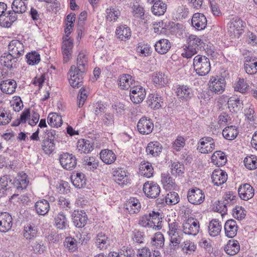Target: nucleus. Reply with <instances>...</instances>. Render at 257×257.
Segmentation results:
<instances>
[{
	"instance_id": "1",
	"label": "nucleus",
	"mask_w": 257,
	"mask_h": 257,
	"mask_svg": "<svg viewBox=\"0 0 257 257\" xmlns=\"http://www.w3.org/2000/svg\"><path fill=\"white\" fill-rule=\"evenodd\" d=\"M162 215L158 211H151L139 217L138 224L144 227L160 230L161 227Z\"/></svg>"
},
{
	"instance_id": "2",
	"label": "nucleus",
	"mask_w": 257,
	"mask_h": 257,
	"mask_svg": "<svg viewBox=\"0 0 257 257\" xmlns=\"http://www.w3.org/2000/svg\"><path fill=\"white\" fill-rule=\"evenodd\" d=\"M193 66L196 73L200 76H205L210 71V60L205 56H196L193 59Z\"/></svg>"
},
{
	"instance_id": "3",
	"label": "nucleus",
	"mask_w": 257,
	"mask_h": 257,
	"mask_svg": "<svg viewBox=\"0 0 257 257\" xmlns=\"http://www.w3.org/2000/svg\"><path fill=\"white\" fill-rule=\"evenodd\" d=\"M243 27V22L241 19L238 17H233L228 23V32L232 38H239L242 33Z\"/></svg>"
},
{
	"instance_id": "4",
	"label": "nucleus",
	"mask_w": 257,
	"mask_h": 257,
	"mask_svg": "<svg viewBox=\"0 0 257 257\" xmlns=\"http://www.w3.org/2000/svg\"><path fill=\"white\" fill-rule=\"evenodd\" d=\"M226 85V82L224 78L212 77L208 83V88L209 91L216 94L222 93L224 90Z\"/></svg>"
},
{
	"instance_id": "5",
	"label": "nucleus",
	"mask_w": 257,
	"mask_h": 257,
	"mask_svg": "<svg viewBox=\"0 0 257 257\" xmlns=\"http://www.w3.org/2000/svg\"><path fill=\"white\" fill-rule=\"evenodd\" d=\"M59 162L62 167L67 170H72L77 165V159L74 155L63 153L59 156Z\"/></svg>"
},
{
	"instance_id": "6",
	"label": "nucleus",
	"mask_w": 257,
	"mask_h": 257,
	"mask_svg": "<svg viewBox=\"0 0 257 257\" xmlns=\"http://www.w3.org/2000/svg\"><path fill=\"white\" fill-rule=\"evenodd\" d=\"M130 99L134 104H139L146 95L145 89L140 85H134L130 90Z\"/></svg>"
},
{
	"instance_id": "7",
	"label": "nucleus",
	"mask_w": 257,
	"mask_h": 257,
	"mask_svg": "<svg viewBox=\"0 0 257 257\" xmlns=\"http://www.w3.org/2000/svg\"><path fill=\"white\" fill-rule=\"evenodd\" d=\"M198 144L197 150L203 154H208L212 152L215 148V141L210 137L201 138Z\"/></svg>"
},
{
	"instance_id": "8",
	"label": "nucleus",
	"mask_w": 257,
	"mask_h": 257,
	"mask_svg": "<svg viewBox=\"0 0 257 257\" xmlns=\"http://www.w3.org/2000/svg\"><path fill=\"white\" fill-rule=\"evenodd\" d=\"M84 73L76 70L75 65H72L69 71L70 75L69 82L71 86L73 88H78L82 86L83 79V75Z\"/></svg>"
},
{
	"instance_id": "9",
	"label": "nucleus",
	"mask_w": 257,
	"mask_h": 257,
	"mask_svg": "<svg viewBox=\"0 0 257 257\" xmlns=\"http://www.w3.org/2000/svg\"><path fill=\"white\" fill-rule=\"evenodd\" d=\"M143 190L147 197L156 198L159 195L161 188L157 183L148 181L144 184Z\"/></svg>"
},
{
	"instance_id": "10",
	"label": "nucleus",
	"mask_w": 257,
	"mask_h": 257,
	"mask_svg": "<svg viewBox=\"0 0 257 257\" xmlns=\"http://www.w3.org/2000/svg\"><path fill=\"white\" fill-rule=\"evenodd\" d=\"M137 128L141 134L149 135L152 132L154 129L153 121L148 117H142L138 122Z\"/></svg>"
},
{
	"instance_id": "11",
	"label": "nucleus",
	"mask_w": 257,
	"mask_h": 257,
	"mask_svg": "<svg viewBox=\"0 0 257 257\" xmlns=\"http://www.w3.org/2000/svg\"><path fill=\"white\" fill-rule=\"evenodd\" d=\"M200 229L199 221L195 218H190L187 219L183 225V231L188 235H197Z\"/></svg>"
},
{
	"instance_id": "12",
	"label": "nucleus",
	"mask_w": 257,
	"mask_h": 257,
	"mask_svg": "<svg viewBox=\"0 0 257 257\" xmlns=\"http://www.w3.org/2000/svg\"><path fill=\"white\" fill-rule=\"evenodd\" d=\"M71 217L73 225L78 228H83L87 224L88 217L83 210H75Z\"/></svg>"
},
{
	"instance_id": "13",
	"label": "nucleus",
	"mask_w": 257,
	"mask_h": 257,
	"mask_svg": "<svg viewBox=\"0 0 257 257\" xmlns=\"http://www.w3.org/2000/svg\"><path fill=\"white\" fill-rule=\"evenodd\" d=\"M187 198L190 203L194 205H199L203 202L205 195L201 189L195 188L188 191Z\"/></svg>"
},
{
	"instance_id": "14",
	"label": "nucleus",
	"mask_w": 257,
	"mask_h": 257,
	"mask_svg": "<svg viewBox=\"0 0 257 257\" xmlns=\"http://www.w3.org/2000/svg\"><path fill=\"white\" fill-rule=\"evenodd\" d=\"M112 176L114 180L119 184L124 185L128 180V172L124 168L117 167L112 169Z\"/></svg>"
},
{
	"instance_id": "15",
	"label": "nucleus",
	"mask_w": 257,
	"mask_h": 257,
	"mask_svg": "<svg viewBox=\"0 0 257 257\" xmlns=\"http://www.w3.org/2000/svg\"><path fill=\"white\" fill-rule=\"evenodd\" d=\"M9 52L14 56L19 58L24 54V46L23 44L18 40H13L8 45Z\"/></svg>"
},
{
	"instance_id": "16",
	"label": "nucleus",
	"mask_w": 257,
	"mask_h": 257,
	"mask_svg": "<svg viewBox=\"0 0 257 257\" xmlns=\"http://www.w3.org/2000/svg\"><path fill=\"white\" fill-rule=\"evenodd\" d=\"M178 98L184 101L189 100L193 96V90L191 87L185 85H178L176 91Z\"/></svg>"
},
{
	"instance_id": "17",
	"label": "nucleus",
	"mask_w": 257,
	"mask_h": 257,
	"mask_svg": "<svg viewBox=\"0 0 257 257\" xmlns=\"http://www.w3.org/2000/svg\"><path fill=\"white\" fill-rule=\"evenodd\" d=\"M13 218L11 215L6 212L0 213V231L7 232L13 226Z\"/></svg>"
},
{
	"instance_id": "18",
	"label": "nucleus",
	"mask_w": 257,
	"mask_h": 257,
	"mask_svg": "<svg viewBox=\"0 0 257 257\" xmlns=\"http://www.w3.org/2000/svg\"><path fill=\"white\" fill-rule=\"evenodd\" d=\"M212 182L214 185L219 186L227 180V174L225 171L220 169L214 170L211 175Z\"/></svg>"
},
{
	"instance_id": "19",
	"label": "nucleus",
	"mask_w": 257,
	"mask_h": 257,
	"mask_svg": "<svg viewBox=\"0 0 257 257\" xmlns=\"http://www.w3.org/2000/svg\"><path fill=\"white\" fill-rule=\"evenodd\" d=\"M76 70L81 72L85 73L88 69V57L87 52L83 50L81 51L77 56L76 65H75Z\"/></svg>"
},
{
	"instance_id": "20",
	"label": "nucleus",
	"mask_w": 257,
	"mask_h": 257,
	"mask_svg": "<svg viewBox=\"0 0 257 257\" xmlns=\"http://www.w3.org/2000/svg\"><path fill=\"white\" fill-rule=\"evenodd\" d=\"M124 208L130 214H137L141 210V204L137 198L130 197L129 199L126 201Z\"/></svg>"
},
{
	"instance_id": "21",
	"label": "nucleus",
	"mask_w": 257,
	"mask_h": 257,
	"mask_svg": "<svg viewBox=\"0 0 257 257\" xmlns=\"http://www.w3.org/2000/svg\"><path fill=\"white\" fill-rule=\"evenodd\" d=\"M191 23L192 26L196 29L203 30L206 27L207 19L203 14L195 13L192 18Z\"/></svg>"
},
{
	"instance_id": "22",
	"label": "nucleus",
	"mask_w": 257,
	"mask_h": 257,
	"mask_svg": "<svg viewBox=\"0 0 257 257\" xmlns=\"http://www.w3.org/2000/svg\"><path fill=\"white\" fill-rule=\"evenodd\" d=\"M17 19L15 12L10 11L0 16V25L3 27L10 28Z\"/></svg>"
},
{
	"instance_id": "23",
	"label": "nucleus",
	"mask_w": 257,
	"mask_h": 257,
	"mask_svg": "<svg viewBox=\"0 0 257 257\" xmlns=\"http://www.w3.org/2000/svg\"><path fill=\"white\" fill-rule=\"evenodd\" d=\"M18 59L9 52V53H4L1 57L0 63L3 66L11 69L16 67Z\"/></svg>"
},
{
	"instance_id": "24",
	"label": "nucleus",
	"mask_w": 257,
	"mask_h": 257,
	"mask_svg": "<svg viewBox=\"0 0 257 257\" xmlns=\"http://www.w3.org/2000/svg\"><path fill=\"white\" fill-rule=\"evenodd\" d=\"M95 245L100 250L107 248L110 244V240L107 235L103 232H99L95 237Z\"/></svg>"
},
{
	"instance_id": "25",
	"label": "nucleus",
	"mask_w": 257,
	"mask_h": 257,
	"mask_svg": "<svg viewBox=\"0 0 257 257\" xmlns=\"http://www.w3.org/2000/svg\"><path fill=\"white\" fill-rule=\"evenodd\" d=\"M238 193L240 198L244 200H248L254 195V189L249 184H244L240 186L238 189Z\"/></svg>"
},
{
	"instance_id": "26",
	"label": "nucleus",
	"mask_w": 257,
	"mask_h": 257,
	"mask_svg": "<svg viewBox=\"0 0 257 257\" xmlns=\"http://www.w3.org/2000/svg\"><path fill=\"white\" fill-rule=\"evenodd\" d=\"M0 85L1 90L3 93L11 94L15 92L17 84L14 79H7L2 81Z\"/></svg>"
},
{
	"instance_id": "27",
	"label": "nucleus",
	"mask_w": 257,
	"mask_h": 257,
	"mask_svg": "<svg viewBox=\"0 0 257 257\" xmlns=\"http://www.w3.org/2000/svg\"><path fill=\"white\" fill-rule=\"evenodd\" d=\"M225 233L227 237L233 238L237 232V225L235 220L231 219L227 220L224 224Z\"/></svg>"
},
{
	"instance_id": "28",
	"label": "nucleus",
	"mask_w": 257,
	"mask_h": 257,
	"mask_svg": "<svg viewBox=\"0 0 257 257\" xmlns=\"http://www.w3.org/2000/svg\"><path fill=\"white\" fill-rule=\"evenodd\" d=\"M77 149L80 154H88L93 150V145L89 140L80 139L77 142Z\"/></svg>"
},
{
	"instance_id": "29",
	"label": "nucleus",
	"mask_w": 257,
	"mask_h": 257,
	"mask_svg": "<svg viewBox=\"0 0 257 257\" xmlns=\"http://www.w3.org/2000/svg\"><path fill=\"white\" fill-rule=\"evenodd\" d=\"M162 145L158 141L150 142L146 147L147 154L151 155L153 157H157L160 155L162 151Z\"/></svg>"
},
{
	"instance_id": "30",
	"label": "nucleus",
	"mask_w": 257,
	"mask_h": 257,
	"mask_svg": "<svg viewBox=\"0 0 257 257\" xmlns=\"http://www.w3.org/2000/svg\"><path fill=\"white\" fill-rule=\"evenodd\" d=\"M54 225L56 228L60 230H65L69 227L68 221L66 215L63 212H60L55 216Z\"/></svg>"
},
{
	"instance_id": "31",
	"label": "nucleus",
	"mask_w": 257,
	"mask_h": 257,
	"mask_svg": "<svg viewBox=\"0 0 257 257\" xmlns=\"http://www.w3.org/2000/svg\"><path fill=\"white\" fill-rule=\"evenodd\" d=\"M222 228L221 222L217 219H212L208 226L209 234L212 237L219 235Z\"/></svg>"
},
{
	"instance_id": "32",
	"label": "nucleus",
	"mask_w": 257,
	"mask_h": 257,
	"mask_svg": "<svg viewBox=\"0 0 257 257\" xmlns=\"http://www.w3.org/2000/svg\"><path fill=\"white\" fill-rule=\"evenodd\" d=\"M73 47V40H65L63 41L62 46V52L63 55V61L67 62L70 59Z\"/></svg>"
},
{
	"instance_id": "33",
	"label": "nucleus",
	"mask_w": 257,
	"mask_h": 257,
	"mask_svg": "<svg viewBox=\"0 0 257 257\" xmlns=\"http://www.w3.org/2000/svg\"><path fill=\"white\" fill-rule=\"evenodd\" d=\"M84 168L89 171H94L98 167L99 161L94 157L86 156L82 159Z\"/></svg>"
},
{
	"instance_id": "34",
	"label": "nucleus",
	"mask_w": 257,
	"mask_h": 257,
	"mask_svg": "<svg viewBox=\"0 0 257 257\" xmlns=\"http://www.w3.org/2000/svg\"><path fill=\"white\" fill-rule=\"evenodd\" d=\"M99 155L101 161L108 165L113 163L116 159V156L114 152L108 149L101 150Z\"/></svg>"
},
{
	"instance_id": "35",
	"label": "nucleus",
	"mask_w": 257,
	"mask_h": 257,
	"mask_svg": "<svg viewBox=\"0 0 257 257\" xmlns=\"http://www.w3.org/2000/svg\"><path fill=\"white\" fill-rule=\"evenodd\" d=\"M188 47L194 48L198 51L201 48H204L205 43L199 37L194 35H190L188 39Z\"/></svg>"
},
{
	"instance_id": "36",
	"label": "nucleus",
	"mask_w": 257,
	"mask_h": 257,
	"mask_svg": "<svg viewBox=\"0 0 257 257\" xmlns=\"http://www.w3.org/2000/svg\"><path fill=\"white\" fill-rule=\"evenodd\" d=\"M155 50L160 54L167 53L171 47L170 42L166 39L157 41L155 45Z\"/></svg>"
},
{
	"instance_id": "37",
	"label": "nucleus",
	"mask_w": 257,
	"mask_h": 257,
	"mask_svg": "<svg viewBox=\"0 0 257 257\" xmlns=\"http://www.w3.org/2000/svg\"><path fill=\"white\" fill-rule=\"evenodd\" d=\"M36 212L40 215H45L48 213L50 209L49 202L45 199L38 201L35 204Z\"/></svg>"
},
{
	"instance_id": "38",
	"label": "nucleus",
	"mask_w": 257,
	"mask_h": 257,
	"mask_svg": "<svg viewBox=\"0 0 257 257\" xmlns=\"http://www.w3.org/2000/svg\"><path fill=\"white\" fill-rule=\"evenodd\" d=\"M211 159L212 162L218 167L224 165L227 162L225 153L221 151L215 152L212 155Z\"/></svg>"
},
{
	"instance_id": "39",
	"label": "nucleus",
	"mask_w": 257,
	"mask_h": 257,
	"mask_svg": "<svg viewBox=\"0 0 257 257\" xmlns=\"http://www.w3.org/2000/svg\"><path fill=\"white\" fill-rule=\"evenodd\" d=\"M245 72L249 75L254 74L257 72V59L247 57L244 65Z\"/></svg>"
},
{
	"instance_id": "40",
	"label": "nucleus",
	"mask_w": 257,
	"mask_h": 257,
	"mask_svg": "<svg viewBox=\"0 0 257 257\" xmlns=\"http://www.w3.org/2000/svg\"><path fill=\"white\" fill-rule=\"evenodd\" d=\"M158 203L162 204L164 202L169 205H175L179 201V197L177 193L175 192H170L165 198L157 199Z\"/></svg>"
},
{
	"instance_id": "41",
	"label": "nucleus",
	"mask_w": 257,
	"mask_h": 257,
	"mask_svg": "<svg viewBox=\"0 0 257 257\" xmlns=\"http://www.w3.org/2000/svg\"><path fill=\"white\" fill-rule=\"evenodd\" d=\"M117 38L121 41H126L130 39L132 32L129 27L125 26H120L117 27L115 31Z\"/></svg>"
},
{
	"instance_id": "42",
	"label": "nucleus",
	"mask_w": 257,
	"mask_h": 257,
	"mask_svg": "<svg viewBox=\"0 0 257 257\" xmlns=\"http://www.w3.org/2000/svg\"><path fill=\"white\" fill-rule=\"evenodd\" d=\"M226 252L230 255L236 254L240 250V245L237 240H229L224 247Z\"/></svg>"
},
{
	"instance_id": "43",
	"label": "nucleus",
	"mask_w": 257,
	"mask_h": 257,
	"mask_svg": "<svg viewBox=\"0 0 257 257\" xmlns=\"http://www.w3.org/2000/svg\"><path fill=\"white\" fill-rule=\"evenodd\" d=\"M148 101L151 107L157 109L161 107L163 98L158 93L150 94L148 97Z\"/></svg>"
},
{
	"instance_id": "44",
	"label": "nucleus",
	"mask_w": 257,
	"mask_h": 257,
	"mask_svg": "<svg viewBox=\"0 0 257 257\" xmlns=\"http://www.w3.org/2000/svg\"><path fill=\"white\" fill-rule=\"evenodd\" d=\"M161 181L166 190H172L175 187V180L168 173L161 174Z\"/></svg>"
},
{
	"instance_id": "45",
	"label": "nucleus",
	"mask_w": 257,
	"mask_h": 257,
	"mask_svg": "<svg viewBox=\"0 0 257 257\" xmlns=\"http://www.w3.org/2000/svg\"><path fill=\"white\" fill-rule=\"evenodd\" d=\"M12 179L10 175H4L0 179V194H5L6 192L14 187L12 185Z\"/></svg>"
},
{
	"instance_id": "46",
	"label": "nucleus",
	"mask_w": 257,
	"mask_h": 257,
	"mask_svg": "<svg viewBox=\"0 0 257 257\" xmlns=\"http://www.w3.org/2000/svg\"><path fill=\"white\" fill-rule=\"evenodd\" d=\"M154 172V168L151 163L147 162L141 164L140 172L142 176L149 178L153 176Z\"/></svg>"
},
{
	"instance_id": "47",
	"label": "nucleus",
	"mask_w": 257,
	"mask_h": 257,
	"mask_svg": "<svg viewBox=\"0 0 257 257\" xmlns=\"http://www.w3.org/2000/svg\"><path fill=\"white\" fill-rule=\"evenodd\" d=\"M161 27L163 28V34H173L177 30L176 24L172 21L167 20H164L161 21Z\"/></svg>"
},
{
	"instance_id": "48",
	"label": "nucleus",
	"mask_w": 257,
	"mask_h": 257,
	"mask_svg": "<svg viewBox=\"0 0 257 257\" xmlns=\"http://www.w3.org/2000/svg\"><path fill=\"white\" fill-rule=\"evenodd\" d=\"M71 181L73 185L76 188H81L86 185V179L83 174L77 173L75 175L71 177Z\"/></svg>"
},
{
	"instance_id": "49",
	"label": "nucleus",
	"mask_w": 257,
	"mask_h": 257,
	"mask_svg": "<svg viewBox=\"0 0 257 257\" xmlns=\"http://www.w3.org/2000/svg\"><path fill=\"white\" fill-rule=\"evenodd\" d=\"M48 123L51 127H58L62 124L61 116L56 113H50L47 117Z\"/></svg>"
},
{
	"instance_id": "50",
	"label": "nucleus",
	"mask_w": 257,
	"mask_h": 257,
	"mask_svg": "<svg viewBox=\"0 0 257 257\" xmlns=\"http://www.w3.org/2000/svg\"><path fill=\"white\" fill-rule=\"evenodd\" d=\"M24 236L27 240H31L36 237L38 228L33 224H28L24 227Z\"/></svg>"
},
{
	"instance_id": "51",
	"label": "nucleus",
	"mask_w": 257,
	"mask_h": 257,
	"mask_svg": "<svg viewBox=\"0 0 257 257\" xmlns=\"http://www.w3.org/2000/svg\"><path fill=\"white\" fill-rule=\"evenodd\" d=\"M134 79L131 75L129 74H123L119 79V85L122 89H128L132 87Z\"/></svg>"
},
{
	"instance_id": "52",
	"label": "nucleus",
	"mask_w": 257,
	"mask_h": 257,
	"mask_svg": "<svg viewBox=\"0 0 257 257\" xmlns=\"http://www.w3.org/2000/svg\"><path fill=\"white\" fill-rule=\"evenodd\" d=\"M25 1L24 0H14L12 5V11L16 14L25 13L27 9V4Z\"/></svg>"
},
{
	"instance_id": "53",
	"label": "nucleus",
	"mask_w": 257,
	"mask_h": 257,
	"mask_svg": "<svg viewBox=\"0 0 257 257\" xmlns=\"http://www.w3.org/2000/svg\"><path fill=\"white\" fill-rule=\"evenodd\" d=\"M237 128L233 125L226 127L222 131V135L228 140H234L238 135Z\"/></svg>"
},
{
	"instance_id": "54",
	"label": "nucleus",
	"mask_w": 257,
	"mask_h": 257,
	"mask_svg": "<svg viewBox=\"0 0 257 257\" xmlns=\"http://www.w3.org/2000/svg\"><path fill=\"white\" fill-rule=\"evenodd\" d=\"M167 5L161 0L156 1L152 8V13L156 16L163 15L166 12Z\"/></svg>"
},
{
	"instance_id": "55",
	"label": "nucleus",
	"mask_w": 257,
	"mask_h": 257,
	"mask_svg": "<svg viewBox=\"0 0 257 257\" xmlns=\"http://www.w3.org/2000/svg\"><path fill=\"white\" fill-rule=\"evenodd\" d=\"M25 57L27 63L30 65L37 64L41 60L40 55L35 51L27 53Z\"/></svg>"
},
{
	"instance_id": "56",
	"label": "nucleus",
	"mask_w": 257,
	"mask_h": 257,
	"mask_svg": "<svg viewBox=\"0 0 257 257\" xmlns=\"http://www.w3.org/2000/svg\"><path fill=\"white\" fill-rule=\"evenodd\" d=\"M249 87L244 79L239 78L238 81L234 84V89L235 91L244 94L248 91Z\"/></svg>"
},
{
	"instance_id": "57",
	"label": "nucleus",
	"mask_w": 257,
	"mask_h": 257,
	"mask_svg": "<svg viewBox=\"0 0 257 257\" xmlns=\"http://www.w3.org/2000/svg\"><path fill=\"white\" fill-rule=\"evenodd\" d=\"M42 147L46 154L49 155L51 154L55 149L54 141L43 139L42 143Z\"/></svg>"
},
{
	"instance_id": "58",
	"label": "nucleus",
	"mask_w": 257,
	"mask_h": 257,
	"mask_svg": "<svg viewBox=\"0 0 257 257\" xmlns=\"http://www.w3.org/2000/svg\"><path fill=\"white\" fill-rule=\"evenodd\" d=\"M152 80L154 83L159 86H164L168 83L165 75L161 72L154 73L152 75Z\"/></svg>"
},
{
	"instance_id": "59",
	"label": "nucleus",
	"mask_w": 257,
	"mask_h": 257,
	"mask_svg": "<svg viewBox=\"0 0 257 257\" xmlns=\"http://www.w3.org/2000/svg\"><path fill=\"white\" fill-rule=\"evenodd\" d=\"M165 238L163 234L158 232L156 233L152 239L151 244L156 248H162L164 245Z\"/></svg>"
},
{
	"instance_id": "60",
	"label": "nucleus",
	"mask_w": 257,
	"mask_h": 257,
	"mask_svg": "<svg viewBox=\"0 0 257 257\" xmlns=\"http://www.w3.org/2000/svg\"><path fill=\"white\" fill-rule=\"evenodd\" d=\"M12 118V114L9 110L0 108V125H5L8 124Z\"/></svg>"
},
{
	"instance_id": "61",
	"label": "nucleus",
	"mask_w": 257,
	"mask_h": 257,
	"mask_svg": "<svg viewBox=\"0 0 257 257\" xmlns=\"http://www.w3.org/2000/svg\"><path fill=\"white\" fill-rule=\"evenodd\" d=\"M245 167L250 170L257 168V157L254 155L245 157L243 161Z\"/></svg>"
},
{
	"instance_id": "62",
	"label": "nucleus",
	"mask_w": 257,
	"mask_h": 257,
	"mask_svg": "<svg viewBox=\"0 0 257 257\" xmlns=\"http://www.w3.org/2000/svg\"><path fill=\"white\" fill-rule=\"evenodd\" d=\"M182 250L186 254H191L194 252L196 249V245L190 240L184 241L181 245Z\"/></svg>"
},
{
	"instance_id": "63",
	"label": "nucleus",
	"mask_w": 257,
	"mask_h": 257,
	"mask_svg": "<svg viewBox=\"0 0 257 257\" xmlns=\"http://www.w3.org/2000/svg\"><path fill=\"white\" fill-rule=\"evenodd\" d=\"M64 243L66 248L70 252H74L78 248L77 241L75 238L71 236L66 237Z\"/></svg>"
},
{
	"instance_id": "64",
	"label": "nucleus",
	"mask_w": 257,
	"mask_h": 257,
	"mask_svg": "<svg viewBox=\"0 0 257 257\" xmlns=\"http://www.w3.org/2000/svg\"><path fill=\"white\" fill-rule=\"evenodd\" d=\"M119 257H136L135 250L128 246H123L119 250Z\"/></svg>"
}]
</instances>
